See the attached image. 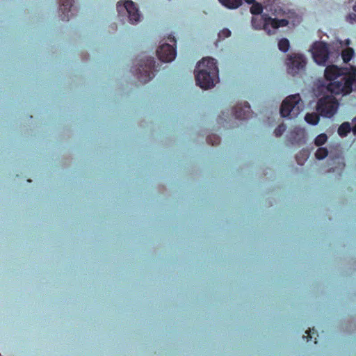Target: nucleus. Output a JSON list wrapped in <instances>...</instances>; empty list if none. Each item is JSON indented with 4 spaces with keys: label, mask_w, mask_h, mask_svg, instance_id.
Returning a JSON list of instances; mask_svg holds the SVG:
<instances>
[{
    "label": "nucleus",
    "mask_w": 356,
    "mask_h": 356,
    "mask_svg": "<svg viewBox=\"0 0 356 356\" xmlns=\"http://www.w3.org/2000/svg\"><path fill=\"white\" fill-rule=\"evenodd\" d=\"M265 26L266 32L270 35L274 34L280 27L294 26L300 22V18L293 12L288 11L282 15L273 19H267Z\"/></svg>",
    "instance_id": "4"
},
{
    "label": "nucleus",
    "mask_w": 356,
    "mask_h": 356,
    "mask_svg": "<svg viewBox=\"0 0 356 356\" xmlns=\"http://www.w3.org/2000/svg\"><path fill=\"white\" fill-rule=\"evenodd\" d=\"M285 125L281 124L275 130V134L276 136H280L285 131Z\"/></svg>",
    "instance_id": "23"
},
{
    "label": "nucleus",
    "mask_w": 356,
    "mask_h": 356,
    "mask_svg": "<svg viewBox=\"0 0 356 356\" xmlns=\"http://www.w3.org/2000/svg\"><path fill=\"white\" fill-rule=\"evenodd\" d=\"M346 21L350 24L356 23V13H350L346 17Z\"/></svg>",
    "instance_id": "22"
},
{
    "label": "nucleus",
    "mask_w": 356,
    "mask_h": 356,
    "mask_svg": "<svg viewBox=\"0 0 356 356\" xmlns=\"http://www.w3.org/2000/svg\"><path fill=\"white\" fill-rule=\"evenodd\" d=\"M349 44V39L344 42L337 40L330 44L323 41H315L310 45L308 51L311 54L315 63L319 66H326L329 63L333 62L332 60L333 54L338 56L339 49Z\"/></svg>",
    "instance_id": "2"
},
{
    "label": "nucleus",
    "mask_w": 356,
    "mask_h": 356,
    "mask_svg": "<svg viewBox=\"0 0 356 356\" xmlns=\"http://www.w3.org/2000/svg\"><path fill=\"white\" fill-rule=\"evenodd\" d=\"M338 160H339L338 163H339V166L343 167L344 165L343 159L342 158L339 157Z\"/></svg>",
    "instance_id": "24"
},
{
    "label": "nucleus",
    "mask_w": 356,
    "mask_h": 356,
    "mask_svg": "<svg viewBox=\"0 0 356 356\" xmlns=\"http://www.w3.org/2000/svg\"><path fill=\"white\" fill-rule=\"evenodd\" d=\"M117 10L122 16H126L128 22L137 25L143 19V15L138 4L131 0H120L117 3Z\"/></svg>",
    "instance_id": "5"
},
{
    "label": "nucleus",
    "mask_w": 356,
    "mask_h": 356,
    "mask_svg": "<svg viewBox=\"0 0 356 356\" xmlns=\"http://www.w3.org/2000/svg\"><path fill=\"white\" fill-rule=\"evenodd\" d=\"M219 1L229 9H236L241 6L243 0H219Z\"/></svg>",
    "instance_id": "14"
},
{
    "label": "nucleus",
    "mask_w": 356,
    "mask_h": 356,
    "mask_svg": "<svg viewBox=\"0 0 356 356\" xmlns=\"http://www.w3.org/2000/svg\"><path fill=\"white\" fill-rule=\"evenodd\" d=\"M355 52L353 49L347 47L342 51L341 57L344 63H348L354 56Z\"/></svg>",
    "instance_id": "15"
},
{
    "label": "nucleus",
    "mask_w": 356,
    "mask_h": 356,
    "mask_svg": "<svg viewBox=\"0 0 356 356\" xmlns=\"http://www.w3.org/2000/svg\"><path fill=\"white\" fill-rule=\"evenodd\" d=\"M195 71L209 72L211 74H218L217 62L211 57L203 58L197 63Z\"/></svg>",
    "instance_id": "11"
},
{
    "label": "nucleus",
    "mask_w": 356,
    "mask_h": 356,
    "mask_svg": "<svg viewBox=\"0 0 356 356\" xmlns=\"http://www.w3.org/2000/svg\"><path fill=\"white\" fill-rule=\"evenodd\" d=\"M154 67L152 60H147L145 66L141 65L138 69V78L142 82H147L153 77V73L150 71Z\"/></svg>",
    "instance_id": "13"
},
{
    "label": "nucleus",
    "mask_w": 356,
    "mask_h": 356,
    "mask_svg": "<svg viewBox=\"0 0 356 356\" xmlns=\"http://www.w3.org/2000/svg\"><path fill=\"white\" fill-rule=\"evenodd\" d=\"M169 40L172 44L162 43L159 45L156 51L159 58L163 62H171L176 56L175 48L176 40L174 37L170 38Z\"/></svg>",
    "instance_id": "7"
},
{
    "label": "nucleus",
    "mask_w": 356,
    "mask_h": 356,
    "mask_svg": "<svg viewBox=\"0 0 356 356\" xmlns=\"http://www.w3.org/2000/svg\"><path fill=\"white\" fill-rule=\"evenodd\" d=\"M305 120L307 123L316 125L318 122L319 117L316 113H307L305 116Z\"/></svg>",
    "instance_id": "16"
},
{
    "label": "nucleus",
    "mask_w": 356,
    "mask_h": 356,
    "mask_svg": "<svg viewBox=\"0 0 356 356\" xmlns=\"http://www.w3.org/2000/svg\"><path fill=\"white\" fill-rule=\"evenodd\" d=\"M72 0H60V17L63 21H68L75 15L74 9L72 8Z\"/></svg>",
    "instance_id": "12"
},
{
    "label": "nucleus",
    "mask_w": 356,
    "mask_h": 356,
    "mask_svg": "<svg viewBox=\"0 0 356 356\" xmlns=\"http://www.w3.org/2000/svg\"><path fill=\"white\" fill-rule=\"evenodd\" d=\"M304 107V102L299 94L291 95L282 101L280 114L283 118L293 119L298 116Z\"/></svg>",
    "instance_id": "3"
},
{
    "label": "nucleus",
    "mask_w": 356,
    "mask_h": 356,
    "mask_svg": "<svg viewBox=\"0 0 356 356\" xmlns=\"http://www.w3.org/2000/svg\"><path fill=\"white\" fill-rule=\"evenodd\" d=\"M278 46L279 49L282 51L286 52L289 50V41L286 38H283L281 40H280Z\"/></svg>",
    "instance_id": "19"
},
{
    "label": "nucleus",
    "mask_w": 356,
    "mask_h": 356,
    "mask_svg": "<svg viewBox=\"0 0 356 356\" xmlns=\"http://www.w3.org/2000/svg\"><path fill=\"white\" fill-rule=\"evenodd\" d=\"M327 137L325 134L318 135L314 140V143L317 146H321L326 143Z\"/></svg>",
    "instance_id": "20"
},
{
    "label": "nucleus",
    "mask_w": 356,
    "mask_h": 356,
    "mask_svg": "<svg viewBox=\"0 0 356 356\" xmlns=\"http://www.w3.org/2000/svg\"><path fill=\"white\" fill-rule=\"evenodd\" d=\"M327 155L328 151L325 147H320L315 152V157L318 160L325 159Z\"/></svg>",
    "instance_id": "18"
},
{
    "label": "nucleus",
    "mask_w": 356,
    "mask_h": 356,
    "mask_svg": "<svg viewBox=\"0 0 356 356\" xmlns=\"http://www.w3.org/2000/svg\"><path fill=\"white\" fill-rule=\"evenodd\" d=\"M307 64L306 57L301 54H291L288 56L286 65L288 72L292 75L303 70Z\"/></svg>",
    "instance_id": "8"
},
{
    "label": "nucleus",
    "mask_w": 356,
    "mask_h": 356,
    "mask_svg": "<svg viewBox=\"0 0 356 356\" xmlns=\"http://www.w3.org/2000/svg\"><path fill=\"white\" fill-rule=\"evenodd\" d=\"M195 75L197 85L204 90L213 88L218 81V74L195 71Z\"/></svg>",
    "instance_id": "10"
},
{
    "label": "nucleus",
    "mask_w": 356,
    "mask_h": 356,
    "mask_svg": "<svg viewBox=\"0 0 356 356\" xmlns=\"http://www.w3.org/2000/svg\"><path fill=\"white\" fill-rule=\"evenodd\" d=\"M353 10L356 13V1L354 6H353Z\"/></svg>",
    "instance_id": "27"
},
{
    "label": "nucleus",
    "mask_w": 356,
    "mask_h": 356,
    "mask_svg": "<svg viewBox=\"0 0 356 356\" xmlns=\"http://www.w3.org/2000/svg\"><path fill=\"white\" fill-rule=\"evenodd\" d=\"M338 108V104L332 95H326L319 99L316 109L318 112L324 117L330 118L333 116Z\"/></svg>",
    "instance_id": "6"
},
{
    "label": "nucleus",
    "mask_w": 356,
    "mask_h": 356,
    "mask_svg": "<svg viewBox=\"0 0 356 356\" xmlns=\"http://www.w3.org/2000/svg\"><path fill=\"white\" fill-rule=\"evenodd\" d=\"M353 131L356 134V124L353 127Z\"/></svg>",
    "instance_id": "26"
},
{
    "label": "nucleus",
    "mask_w": 356,
    "mask_h": 356,
    "mask_svg": "<svg viewBox=\"0 0 356 356\" xmlns=\"http://www.w3.org/2000/svg\"><path fill=\"white\" fill-rule=\"evenodd\" d=\"M324 75L330 83L327 89L332 94L346 95L356 90V67L340 69L334 65L327 66Z\"/></svg>",
    "instance_id": "1"
},
{
    "label": "nucleus",
    "mask_w": 356,
    "mask_h": 356,
    "mask_svg": "<svg viewBox=\"0 0 356 356\" xmlns=\"http://www.w3.org/2000/svg\"><path fill=\"white\" fill-rule=\"evenodd\" d=\"M245 1L249 4H254V3H257V1H255V0H245Z\"/></svg>",
    "instance_id": "25"
},
{
    "label": "nucleus",
    "mask_w": 356,
    "mask_h": 356,
    "mask_svg": "<svg viewBox=\"0 0 356 356\" xmlns=\"http://www.w3.org/2000/svg\"><path fill=\"white\" fill-rule=\"evenodd\" d=\"M231 35V31L227 29H224L218 33V39L224 40Z\"/></svg>",
    "instance_id": "21"
},
{
    "label": "nucleus",
    "mask_w": 356,
    "mask_h": 356,
    "mask_svg": "<svg viewBox=\"0 0 356 356\" xmlns=\"http://www.w3.org/2000/svg\"><path fill=\"white\" fill-rule=\"evenodd\" d=\"M350 129V124L348 122H344L339 127L338 133L341 136H345Z\"/></svg>",
    "instance_id": "17"
},
{
    "label": "nucleus",
    "mask_w": 356,
    "mask_h": 356,
    "mask_svg": "<svg viewBox=\"0 0 356 356\" xmlns=\"http://www.w3.org/2000/svg\"><path fill=\"white\" fill-rule=\"evenodd\" d=\"M263 7L261 3H256L250 7V12L253 15L252 26L254 29H264L266 31L265 26L267 19H273L266 15H261Z\"/></svg>",
    "instance_id": "9"
},
{
    "label": "nucleus",
    "mask_w": 356,
    "mask_h": 356,
    "mask_svg": "<svg viewBox=\"0 0 356 356\" xmlns=\"http://www.w3.org/2000/svg\"><path fill=\"white\" fill-rule=\"evenodd\" d=\"M0 356H1V355L0 354Z\"/></svg>",
    "instance_id": "28"
}]
</instances>
